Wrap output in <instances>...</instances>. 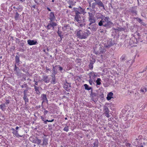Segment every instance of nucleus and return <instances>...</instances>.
<instances>
[{"instance_id": "1", "label": "nucleus", "mask_w": 147, "mask_h": 147, "mask_svg": "<svg viewBox=\"0 0 147 147\" xmlns=\"http://www.w3.org/2000/svg\"><path fill=\"white\" fill-rule=\"evenodd\" d=\"M110 19L108 17L104 16L98 23L99 26H102L107 29H109L113 26V23L109 20Z\"/></svg>"}, {"instance_id": "2", "label": "nucleus", "mask_w": 147, "mask_h": 147, "mask_svg": "<svg viewBox=\"0 0 147 147\" xmlns=\"http://www.w3.org/2000/svg\"><path fill=\"white\" fill-rule=\"evenodd\" d=\"M81 15H79L78 13L75 14L74 15V21H76L79 24L78 25V26L80 27H82L85 25V20L83 19L82 20Z\"/></svg>"}, {"instance_id": "3", "label": "nucleus", "mask_w": 147, "mask_h": 147, "mask_svg": "<svg viewBox=\"0 0 147 147\" xmlns=\"http://www.w3.org/2000/svg\"><path fill=\"white\" fill-rule=\"evenodd\" d=\"M116 42L115 40H113L111 39H109L104 44V48L107 49H109Z\"/></svg>"}, {"instance_id": "4", "label": "nucleus", "mask_w": 147, "mask_h": 147, "mask_svg": "<svg viewBox=\"0 0 147 147\" xmlns=\"http://www.w3.org/2000/svg\"><path fill=\"white\" fill-rule=\"evenodd\" d=\"M74 9L75 14L78 13L79 15H81V14H83L84 15L86 13V12L85 11V9L80 7H79L78 8H74Z\"/></svg>"}, {"instance_id": "5", "label": "nucleus", "mask_w": 147, "mask_h": 147, "mask_svg": "<svg viewBox=\"0 0 147 147\" xmlns=\"http://www.w3.org/2000/svg\"><path fill=\"white\" fill-rule=\"evenodd\" d=\"M88 14H89L88 21L90 22L89 25L90 26L92 24L95 23L96 20L92 13L89 12Z\"/></svg>"}, {"instance_id": "6", "label": "nucleus", "mask_w": 147, "mask_h": 147, "mask_svg": "<svg viewBox=\"0 0 147 147\" xmlns=\"http://www.w3.org/2000/svg\"><path fill=\"white\" fill-rule=\"evenodd\" d=\"M76 34L78 37L80 39H86V38H83V36L85 34V33L83 32L82 30H77Z\"/></svg>"}, {"instance_id": "7", "label": "nucleus", "mask_w": 147, "mask_h": 147, "mask_svg": "<svg viewBox=\"0 0 147 147\" xmlns=\"http://www.w3.org/2000/svg\"><path fill=\"white\" fill-rule=\"evenodd\" d=\"M57 24L56 22H54L53 21H50L49 23L48 24L46 28L48 30L50 29L51 27L53 28L54 27L57 26Z\"/></svg>"}, {"instance_id": "8", "label": "nucleus", "mask_w": 147, "mask_h": 147, "mask_svg": "<svg viewBox=\"0 0 147 147\" xmlns=\"http://www.w3.org/2000/svg\"><path fill=\"white\" fill-rule=\"evenodd\" d=\"M129 11L130 14L132 16H136L137 15V11L136 8L135 7H132L129 9Z\"/></svg>"}, {"instance_id": "9", "label": "nucleus", "mask_w": 147, "mask_h": 147, "mask_svg": "<svg viewBox=\"0 0 147 147\" xmlns=\"http://www.w3.org/2000/svg\"><path fill=\"white\" fill-rule=\"evenodd\" d=\"M104 50L103 46H101L99 48V49L98 51H96L94 50V53L96 55L103 54L105 52Z\"/></svg>"}, {"instance_id": "10", "label": "nucleus", "mask_w": 147, "mask_h": 147, "mask_svg": "<svg viewBox=\"0 0 147 147\" xmlns=\"http://www.w3.org/2000/svg\"><path fill=\"white\" fill-rule=\"evenodd\" d=\"M96 3V4L99 7H102L103 9H105L104 5L102 2L100 0H96L94 1Z\"/></svg>"}, {"instance_id": "11", "label": "nucleus", "mask_w": 147, "mask_h": 147, "mask_svg": "<svg viewBox=\"0 0 147 147\" xmlns=\"http://www.w3.org/2000/svg\"><path fill=\"white\" fill-rule=\"evenodd\" d=\"M89 75L90 79H91V78H92L94 79V78L97 77L98 75L96 73L92 71L89 73Z\"/></svg>"}, {"instance_id": "12", "label": "nucleus", "mask_w": 147, "mask_h": 147, "mask_svg": "<svg viewBox=\"0 0 147 147\" xmlns=\"http://www.w3.org/2000/svg\"><path fill=\"white\" fill-rule=\"evenodd\" d=\"M29 140L33 143L38 144H39L41 142L40 140L38 138H29Z\"/></svg>"}, {"instance_id": "13", "label": "nucleus", "mask_w": 147, "mask_h": 147, "mask_svg": "<svg viewBox=\"0 0 147 147\" xmlns=\"http://www.w3.org/2000/svg\"><path fill=\"white\" fill-rule=\"evenodd\" d=\"M27 43L30 45H35L38 44V42L36 40H28Z\"/></svg>"}, {"instance_id": "14", "label": "nucleus", "mask_w": 147, "mask_h": 147, "mask_svg": "<svg viewBox=\"0 0 147 147\" xmlns=\"http://www.w3.org/2000/svg\"><path fill=\"white\" fill-rule=\"evenodd\" d=\"M49 18L51 21H53L55 20L56 18L54 15L53 12H51L49 14Z\"/></svg>"}, {"instance_id": "15", "label": "nucleus", "mask_w": 147, "mask_h": 147, "mask_svg": "<svg viewBox=\"0 0 147 147\" xmlns=\"http://www.w3.org/2000/svg\"><path fill=\"white\" fill-rule=\"evenodd\" d=\"M134 19H136V20L140 24H141L142 25L144 26H145L146 25V24L144 22L142 21V20L140 18L137 17L136 18H134Z\"/></svg>"}, {"instance_id": "16", "label": "nucleus", "mask_w": 147, "mask_h": 147, "mask_svg": "<svg viewBox=\"0 0 147 147\" xmlns=\"http://www.w3.org/2000/svg\"><path fill=\"white\" fill-rule=\"evenodd\" d=\"M43 79L45 82L48 83L50 82V78H49L48 76H43Z\"/></svg>"}, {"instance_id": "17", "label": "nucleus", "mask_w": 147, "mask_h": 147, "mask_svg": "<svg viewBox=\"0 0 147 147\" xmlns=\"http://www.w3.org/2000/svg\"><path fill=\"white\" fill-rule=\"evenodd\" d=\"M41 97L43 100L42 103V106L43 103L45 102V100H47V95L44 94H42L41 95Z\"/></svg>"}, {"instance_id": "18", "label": "nucleus", "mask_w": 147, "mask_h": 147, "mask_svg": "<svg viewBox=\"0 0 147 147\" xmlns=\"http://www.w3.org/2000/svg\"><path fill=\"white\" fill-rule=\"evenodd\" d=\"M71 86V84L66 82L64 84V87L65 89V90L67 91V90L70 88Z\"/></svg>"}, {"instance_id": "19", "label": "nucleus", "mask_w": 147, "mask_h": 147, "mask_svg": "<svg viewBox=\"0 0 147 147\" xmlns=\"http://www.w3.org/2000/svg\"><path fill=\"white\" fill-rule=\"evenodd\" d=\"M84 33H85V34L84 36H83L84 38H87L91 34L90 31L87 30H86V32H84Z\"/></svg>"}, {"instance_id": "20", "label": "nucleus", "mask_w": 147, "mask_h": 147, "mask_svg": "<svg viewBox=\"0 0 147 147\" xmlns=\"http://www.w3.org/2000/svg\"><path fill=\"white\" fill-rule=\"evenodd\" d=\"M113 93L112 92H110L107 95V99L108 100H111V98H113Z\"/></svg>"}, {"instance_id": "21", "label": "nucleus", "mask_w": 147, "mask_h": 147, "mask_svg": "<svg viewBox=\"0 0 147 147\" xmlns=\"http://www.w3.org/2000/svg\"><path fill=\"white\" fill-rule=\"evenodd\" d=\"M51 77H52V80L51 81V83L53 84H55L56 82V81L55 76L52 75L51 76Z\"/></svg>"}, {"instance_id": "22", "label": "nucleus", "mask_w": 147, "mask_h": 147, "mask_svg": "<svg viewBox=\"0 0 147 147\" xmlns=\"http://www.w3.org/2000/svg\"><path fill=\"white\" fill-rule=\"evenodd\" d=\"M16 10H15V11H18L19 12H21L23 10L22 6L20 5H19L16 8Z\"/></svg>"}, {"instance_id": "23", "label": "nucleus", "mask_w": 147, "mask_h": 147, "mask_svg": "<svg viewBox=\"0 0 147 147\" xmlns=\"http://www.w3.org/2000/svg\"><path fill=\"white\" fill-rule=\"evenodd\" d=\"M97 5L96 3H93L92 4L91 7L93 10L94 11L95 9H96L97 10V8L96 7V5Z\"/></svg>"}, {"instance_id": "24", "label": "nucleus", "mask_w": 147, "mask_h": 147, "mask_svg": "<svg viewBox=\"0 0 147 147\" xmlns=\"http://www.w3.org/2000/svg\"><path fill=\"white\" fill-rule=\"evenodd\" d=\"M92 31H96L97 29V26L96 24H94L92 25Z\"/></svg>"}, {"instance_id": "25", "label": "nucleus", "mask_w": 147, "mask_h": 147, "mask_svg": "<svg viewBox=\"0 0 147 147\" xmlns=\"http://www.w3.org/2000/svg\"><path fill=\"white\" fill-rule=\"evenodd\" d=\"M84 86L85 87V89L88 90H89L91 89L92 90V88L91 87H89L86 84L84 85Z\"/></svg>"}, {"instance_id": "26", "label": "nucleus", "mask_w": 147, "mask_h": 147, "mask_svg": "<svg viewBox=\"0 0 147 147\" xmlns=\"http://www.w3.org/2000/svg\"><path fill=\"white\" fill-rule=\"evenodd\" d=\"M147 91V88L144 87H142L140 90V91L143 94H144Z\"/></svg>"}, {"instance_id": "27", "label": "nucleus", "mask_w": 147, "mask_h": 147, "mask_svg": "<svg viewBox=\"0 0 147 147\" xmlns=\"http://www.w3.org/2000/svg\"><path fill=\"white\" fill-rule=\"evenodd\" d=\"M101 79L100 78H98L96 81V85H101Z\"/></svg>"}, {"instance_id": "28", "label": "nucleus", "mask_w": 147, "mask_h": 147, "mask_svg": "<svg viewBox=\"0 0 147 147\" xmlns=\"http://www.w3.org/2000/svg\"><path fill=\"white\" fill-rule=\"evenodd\" d=\"M14 18L16 20H18L20 18L19 14L18 12H16V13Z\"/></svg>"}, {"instance_id": "29", "label": "nucleus", "mask_w": 147, "mask_h": 147, "mask_svg": "<svg viewBox=\"0 0 147 147\" xmlns=\"http://www.w3.org/2000/svg\"><path fill=\"white\" fill-rule=\"evenodd\" d=\"M6 107L5 104L3 103L0 105V109L2 110H4L5 109L4 108Z\"/></svg>"}, {"instance_id": "30", "label": "nucleus", "mask_w": 147, "mask_h": 147, "mask_svg": "<svg viewBox=\"0 0 147 147\" xmlns=\"http://www.w3.org/2000/svg\"><path fill=\"white\" fill-rule=\"evenodd\" d=\"M102 16V14L99 13H97L95 15L97 19L101 18Z\"/></svg>"}, {"instance_id": "31", "label": "nucleus", "mask_w": 147, "mask_h": 147, "mask_svg": "<svg viewBox=\"0 0 147 147\" xmlns=\"http://www.w3.org/2000/svg\"><path fill=\"white\" fill-rule=\"evenodd\" d=\"M126 60V56L125 55H123L120 58V61H125Z\"/></svg>"}, {"instance_id": "32", "label": "nucleus", "mask_w": 147, "mask_h": 147, "mask_svg": "<svg viewBox=\"0 0 147 147\" xmlns=\"http://www.w3.org/2000/svg\"><path fill=\"white\" fill-rule=\"evenodd\" d=\"M98 141L96 140L93 144V147H98Z\"/></svg>"}, {"instance_id": "33", "label": "nucleus", "mask_w": 147, "mask_h": 147, "mask_svg": "<svg viewBox=\"0 0 147 147\" xmlns=\"http://www.w3.org/2000/svg\"><path fill=\"white\" fill-rule=\"evenodd\" d=\"M15 61L17 63H19L20 62V57L18 55H16L15 57Z\"/></svg>"}, {"instance_id": "34", "label": "nucleus", "mask_w": 147, "mask_h": 147, "mask_svg": "<svg viewBox=\"0 0 147 147\" xmlns=\"http://www.w3.org/2000/svg\"><path fill=\"white\" fill-rule=\"evenodd\" d=\"M23 98L25 102H28V99L27 97V95H24Z\"/></svg>"}, {"instance_id": "35", "label": "nucleus", "mask_w": 147, "mask_h": 147, "mask_svg": "<svg viewBox=\"0 0 147 147\" xmlns=\"http://www.w3.org/2000/svg\"><path fill=\"white\" fill-rule=\"evenodd\" d=\"M53 68L52 69V71L53 72L52 73V75H55L57 74V72L55 70V67L53 65Z\"/></svg>"}, {"instance_id": "36", "label": "nucleus", "mask_w": 147, "mask_h": 147, "mask_svg": "<svg viewBox=\"0 0 147 147\" xmlns=\"http://www.w3.org/2000/svg\"><path fill=\"white\" fill-rule=\"evenodd\" d=\"M104 110L105 112V113H109V110L108 107H105Z\"/></svg>"}, {"instance_id": "37", "label": "nucleus", "mask_w": 147, "mask_h": 147, "mask_svg": "<svg viewBox=\"0 0 147 147\" xmlns=\"http://www.w3.org/2000/svg\"><path fill=\"white\" fill-rule=\"evenodd\" d=\"M18 70H19V68L17 67L16 65H15V67L14 69V71L16 72V73H17L18 74Z\"/></svg>"}, {"instance_id": "38", "label": "nucleus", "mask_w": 147, "mask_h": 147, "mask_svg": "<svg viewBox=\"0 0 147 147\" xmlns=\"http://www.w3.org/2000/svg\"><path fill=\"white\" fill-rule=\"evenodd\" d=\"M93 63H90L89 65V67L90 69H92L93 68Z\"/></svg>"}, {"instance_id": "39", "label": "nucleus", "mask_w": 147, "mask_h": 147, "mask_svg": "<svg viewBox=\"0 0 147 147\" xmlns=\"http://www.w3.org/2000/svg\"><path fill=\"white\" fill-rule=\"evenodd\" d=\"M75 2H74L72 1H69L68 2V4L69 5H71L72 6L74 5H75Z\"/></svg>"}, {"instance_id": "40", "label": "nucleus", "mask_w": 147, "mask_h": 147, "mask_svg": "<svg viewBox=\"0 0 147 147\" xmlns=\"http://www.w3.org/2000/svg\"><path fill=\"white\" fill-rule=\"evenodd\" d=\"M34 88L35 90V91L37 92L38 91H39V87H38L36 86L35 85H34Z\"/></svg>"}, {"instance_id": "41", "label": "nucleus", "mask_w": 147, "mask_h": 147, "mask_svg": "<svg viewBox=\"0 0 147 147\" xmlns=\"http://www.w3.org/2000/svg\"><path fill=\"white\" fill-rule=\"evenodd\" d=\"M69 127L68 126H67L64 127V128L63 129V130L67 132L69 130Z\"/></svg>"}, {"instance_id": "42", "label": "nucleus", "mask_w": 147, "mask_h": 147, "mask_svg": "<svg viewBox=\"0 0 147 147\" xmlns=\"http://www.w3.org/2000/svg\"><path fill=\"white\" fill-rule=\"evenodd\" d=\"M13 134L15 135L16 136L18 137V131L16 130H15L14 131H13Z\"/></svg>"}, {"instance_id": "43", "label": "nucleus", "mask_w": 147, "mask_h": 147, "mask_svg": "<svg viewBox=\"0 0 147 147\" xmlns=\"http://www.w3.org/2000/svg\"><path fill=\"white\" fill-rule=\"evenodd\" d=\"M58 35L61 38V37L63 36V35L61 36V34L62 32L61 31H59V30H58L57 32Z\"/></svg>"}, {"instance_id": "44", "label": "nucleus", "mask_w": 147, "mask_h": 147, "mask_svg": "<svg viewBox=\"0 0 147 147\" xmlns=\"http://www.w3.org/2000/svg\"><path fill=\"white\" fill-rule=\"evenodd\" d=\"M89 82V83L90 84L92 85V84H94V83L92 82V80L91 79H90L88 80Z\"/></svg>"}, {"instance_id": "45", "label": "nucleus", "mask_w": 147, "mask_h": 147, "mask_svg": "<svg viewBox=\"0 0 147 147\" xmlns=\"http://www.w3.org/2000/svg\"><path fill=\"white\" fill-rule=\"evenodd\" d=\"M126 146L127 147H131V144L129 143H127L126 144Z\"/></svg>"}, {"instance_id": "46", "label": "nucleus", "mask_w": 147, "mask_h": 147, "mask_svg": "<svg viewBox=\"0 0 147 147\" xmlns=\"http://www.w3.org/2000/svg\"><path fill=\"white\" fill-rule=\"evenodd\" d=\"M48 112V111L47 110H45L44 112V115H45Z\"/></svg>"}, {"instance_id": "47", "label": "nucleus", "mask_w": 147, "mask_h": 147, "mask_svg": "<svg viewBox=\"0 0 147 147\" xmlns=\"http://www.w3.org/2000/svg\"><path fill=\"white\" fill-rule=\"evenodd\" d=\"M41 119L42 120L44 121V123H45V121L46 120H45V118L44 117H43L42 116H41L40 117Z\"/></svg>"}, {"instance_id": "48", "label": "nucleus", "mask_w": 147, "mask_h": 147, "mask_svg": "<svg viewBox=\"0 0 147 147\" xmlns=\"http://www.w3.org/2000/svg\"><path fill=\"white\" fill-rule=\"evenodd\" d=\"M147 69V65L146 67L143 70V71L142 72H139V73H142L146 71V70Z\"/></svg>"}, {"instance_id": "49", "label": "nucleus", "mask_w": 147, "mask_h": 147, "mask_svg": "<svg viewBox=\"0 0 147 147\" xmlns=\"http://www.w3.org/2000/svg\"><path fill=\"white\" fill-rule=\"evenodd\" d=\"M57 66V67H58L59 68V70L60 71H62L63 70V68H62V67H61L59 65H58Z\"/></svg>"}, {"instance_id": "50", "label": "nucleus", "mask_w": 147, "mask_h": 147, "mask_svg": "<svg viewBox=\"0 0 147 147\" xmlns=\"http://www.w3.org/2000/svg\"><path fill=\"white\" fill-rule=\"evenodd\" d=\"M9 100H6V102H5V104L6 105L8 104L9 103Z\"/></svg>"}, {"instance_id": "51", "label": "nucleus", "mask_w": 147, "mask_h": 147, "mask_svg": "<svg viewBox=\"0 0 147 147\" xmlns=\"http://www.w3.org/2000/svg\"><path fill=\"white\" fill-rule=\"evenodd\" d=\"M28 91V90H24V95H26V93L27 92V91Z\"/></svg>"}, {"instance_id": "52", "label": "nucleus", "mask_w": 147, "mask_h": 147, "mask_svg": "<svg viewBox=\"0 0 147 147\" xmlns=\"http://www.w3.org/2000/svg\"><path fill=\"white\" fill-rule=\"evenodd\" d=\"M27 86V85L26 84H24L23 85H22L21 86V88H24V87H26Z\"/></svg>"}, {"instance_id": "53", "label": "nucleus", "mask_w": 147, "mask_h": 147, "mask_svg": "<svg viewBox=\"0 0 147 147\" xmlns=\"http://www.w3.org/2000/svg\"><path fill=\"white\" fill-rule=\"evenodd\" d=\"M47 122H51V120H47L45 121V124H47Z\"/></svg>"}, {"instance_id": "54", "label": "nucleus", "mask_w": 147, "mask_h": 147, "mask_svg": "<svg viewBox=\"0 0 147 147\" xmlns=\"http://www.w3.org/2000/svg\"><path fill=\"white\" fill-rule=\"evenodd\" d=\"M47 144V142L46 139H44L43 141V144L46 145Z\"/></svg>"}, {"instance_id": "55", "label": "nucleus", "mask_w": 147, "mask_h": 147, "mask_svg": "<svg viewBox=\"0 0 147 147\" xmlns=\"http://www.w3.org/2000/svg\"><path fill=\"white\" fill-rule=\"evenodd\" d=\"M109 113H105L106 115H105V116L107 117H110V116L109 115Z\"/></svg>"}, {"instance_id": "56", "label": "nucleus", "mask_w": 147, "mask_h": 147, "mask_svg": "<svg viewBox=\"0 0 147 147\" xmlns=\"http://www.w3.org/2000/svg\"><path fill=\"white\" fill-rule=\"evenodd\" d=\"M46 71H47L46 72H47V71H51V69H49L48 68H47V67H46Z\"/></svg>"}, {"instance_id": "57", "label": "nucleus", "mask_w": 147, "mask_h": 147, "mask_svg": "<svg viewBox=\"0 0 147 147\" xmlns=\"http://www.w3.org/2000/svg\"><path fill=\"white\" fill-rule=\"evenodd\" d=\"M34 82H35V85H36L37 86L38 85V82L36 81L35 80H34Z\"/></svg>"}, {"instance_id": "58", "label": "nucleus", "mask_w": 147, "mask_h": 147, "mask_svg": "<svg viewBox=\"0 0 147 147\" xmlns=\"http://www.w3.org/2000/svg\"><path fill=\"white\" fill-rule=\"evenodd\" d=\"M22 71L24 72H26V69H21Z\"/></svg>"}, {"instance_id": "59", "label": "nucleus", "mask_w": 147, "mask_h": 147, "mask_svg": "<svg viewBox=\"0 0 147 147\" xmlns=\"http://www.w3.org/2000/svg\"><path fill=\"white\" fill-rule=\"evenodd\" d=\"M62 40V37H61V38H60V39H59L58 40V41L59 42H60Z\"/></svg>"}, {"instance_id": "60", "label": "nucleus", "mask_w": 147, "mask_h": 147, "mask_svg": "<svg viewBox=\"0 0 147 147\" xmlns=\"http://www.w3.org/2000/svg\"><path fill=\"white\" fill-rule=\"evenodd\" d=\"M40 93V92L38 91L37 92H36V94H39Z\"/></svg>"}, {"instance_id": "61", "label": "nucleus", "mask_w": 147, "mask_h": 147, "mask_svg": "<svg viewBox=\"0 0 147 147\" xmlns=\"http://www.w3.org/2000/svg\"><path fill=\"white\" fill-rule=\"evenodd\" d=\"M47 9L49 11H51V9L49 7H47Z\"/></svg>"}, {"instance_id": "62", "label": "nucleus", "mask_w": 147, "mask_h": 147, "mask_svg": "<svg viewBox=\"0 0 147 147\" xmlns=\"http://www.w3.org/2000/svg\"><path fill=\"white\" fill-rule=\"evenodd\" d=\"M72 134H73V133H72V132H70V133H68V135H72Z\"/></svg>"}, {"instance_id": "63", "label": "nucleus", "mask_w": 147, "mask_h": 147, "mask_svg": "<svg viewBox=\"0 0 147 147\" xmlns=\"http://www.w3.org/2000/svg\"><path fill=\"white\" fill-rule=\"evenodd\" d=\"M11 130H12V131H14L15 130H16L14 129V128H11Z\"/></svg>"}, {"instance_id": "64", "label": "nucleus", "mask_w": 147, "mask_h": 147, "mask_svg": "<svg viewBox=\"0 0 147 147\" xmlns=\"http://www.w3.org/2000/svg\"><path fill=\"white\" fill-rule=\"evenodd\" d=\"M19 127L18 126H16V130H18L19 128Z\"/></svg>"}]
</instances>
